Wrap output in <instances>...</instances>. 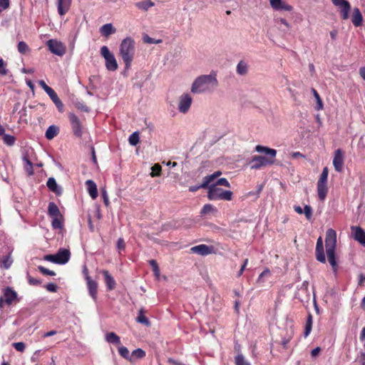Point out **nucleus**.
<instances>
[{
    "instance_id": "35",
    "label": "nucleus",
    "mask_w": 365,
    "mask_h": 365,
    "mask_svg": "<svg viewBox=\"0 0 365 365\" xmlns=\"http://www.w3.org/2000/svg\"><path fill=\"white\" fill-rule=\"evenodd\" d=\"M136 320L138 323L144 324L145 326H150V322L148 320V319L144 315L143 309H141L139 312L138 315L136 318Z\"/></svg>"
},
{
    "instance_id": "29",
    "label": "nucleus",
    "mask_w": 365,
    "mask_h": 365,
    "mask_svg": "<svg viewBox=\"0 0 365 365\" xmlns=\"http://www.w3.org/2000/svg\"><path fill=\"white\" fill-rule=\"evenodd\" d=\"M46 185L48 189L56 194L59 195L61 193V190L58 187L56 181L53 178H48Z\"/></svg>"
},
{
    "instance_id": "25",
    "label": "nucleus",
    "mask_w": 365,
    "mask_h": 365,
    "mask_svg": "<svg viewBox=\"0 0 365 365\" xmlns=\"http://www.w3.org/2000/svg\"><path fill=\"white\" fill-rule=\"evenodd\" d=\"M88 192L92 199H96L98 197V189L96 184L92 180H88L86 182Z\"/></svg>"
},
{
    "instance_id": "12",
    "label": "nucleus",
    "mask_w": 365,
    "mask_h": 365,
    "mask_svg": "<svg viewBox=\"0 0 365 365\" xmlns=\"http://www.w3.org/2000/svg\"><path fill=\"white\" fill-rule=\"evenodd\" d=\"M68 119L71 123L73 134L77 137H81L83 134L82 124L78 117L73 113H69Z\"/></svg>"
},
{
    "instance_id": "42",
    "label": "nucleus",
    "mask_w": 365,
    "mask_h": 365,
    "mask_svg": "<svg viewBox=\"0 0 365 365\" xmlns=\"http://www.w3.org/2000/svg\"><path fill=\"white\" fill-rule=\"evenodd\" d=\"M145 356V352L142 349H136L131 354V359H142Z\"/></svg>"
},
{
    "instance_id": "59",
    "label": "nucleus",
    "mask_w": 365,
    "mask_h": 365,
    "mask_svg": "<svg viewBox=\"0 0 365 365\" xmlns=\"http://www.w3.org/2000/svg\"><path fill=\"white\" fill-rule=\"evenodd\" d=\"M102 197L103 198V201H104V203L106 206L108 205L109 204V200H108V196L107 195V192L106 190H103L102 191Z\"/></svg>"
},
{
    "instance_id": "56",
    "label": "nucleus",
    "mask_w": 365,
    "mask_h": 365,
    "mask_svg": "<svg viewBox=\"0 0 365 365\" xmlns=\"http://www.w3.org/2000/svg\"><path fill=\"white\" fill-rule=\"evenodd\" d=\"M249 66L247 61L242 59L237 65L236 68H247Z\"/></svg>"
},
{
    "instance_id": "54",
    "label": "nucleus",
    "mask_w": 365,
    "mask_h": 365,
    "mask_svg": "<svg viewBox=\"0 0 365 365\" xmlns=\"http://www.w3.org/2000/svg\"><path fill=\"white\" fill-rule=\"evenodd\" d=\"M45 287L51 292H56L57 291V285L54 283H48L45 286Z\"/></svg>"
},
{
    "instance_id": "36",
    "label": "nucleus",
    "mask_w": 365,
    "mask_h": 365,
    "mask_svg": "<svg viewBox=\"0 0 365 365\" xmlns=\"http://www.w3.org/2000/svg\"><path fill=\"white\" fill-rule=\"evenodd\" d=\"M217 212V208L215 207H214L212 205L206 204L202 208L200 214L202 215H207L211 212L215 213Z\"/></svg>"
},
{
    "instance_id": "6",
    "label": "nucleus",
    "mask_w": 365,
    "mask_h": 365,
    "mask_svg": "<svg viewBox=\"0 0 365 365\" xmlns=\"http://www.w3.org/2000/svg\"><path fill=\"white\" fill-rule=\"evenodd\" d=\"M48 215L52 218V227L53 229H61L63 227V217L55 202H50L48 203Z\"/></svg>"
},
{
    "instance_id": "1",
    "label": "nucleus",
    "mask_w": 365,
    "mask_h": 365,
    "mask_svg": "<svg viewBox=\"0 0 365 365\" xmlns=\"http://www.w3.org/2000/svg\"><path fill=\"white\" fill-rule=\"evenodd\" d=\"M255 150L258 153H264L266 156L254 155L248 162L250 169L259 170L274 163L277 155L275 149L258 145L255 147Z\"/></svg>"
},
{
    "instance_id": "3",
    "label": "nucleus",
    "mask_w": 365,
    "mask_h": 365,
    "mask_svg": "<svg viewBox=\"0 0 365 365\" xmlns=\"http://www.w3.org/2000/svg\"><path fill=\"white\" fill-rule=\"evenodd\" d=\"M217 84L216 73L212 72L209 75H202L197 78L192 85L191 91L194 93L210 92L214 90Z\"/></svg>"
},
{
    "instance_id": "40",
    "label": "nucleus",
    "mask_w": 365,
    "mask_h": 365,
    "mask_svg": "<svg viewBox=\"0 0 365 365\" xmlns=\"http://www.w3.org/2000/svg\"><path fill=\"white\" fill-rule=\"evenodd\" d=\"M24 161L26 163L24 165L26 172L29 174V175H32L34 174V169L31 162L26 158H24Z\"/></svg>"
},
{
    "instance_id": "32",
    "label": "nucleus",
    "mask_w": 365,
    "mask_h": 365,
    "mask_svg": "<svg viewBox=\"0 0 365 365\" xmlns=\"http://www.w3.org/2000/svg\"><path fill=\"white\" fill-rule=\"evenodd\" d=\"M13 263V259L11 258V255H7L6 256H4L1 259V267L4 269H9Z\"/></svg>"
},
{
    "instance_id": "58",
    "label": "nucleus",
    "mask_w": 365,
    "mask_h": 365,
    "mask_svg": "<svg viewBox=\"0 0 365 365\" xmlns=\"http://www.w3.org/2000/svg\"><path fill=\"white\" fill-rule=\"evenodd\" d=\"M38 84L44 90V91L46 93L51 88V87L47 86L46 83L43 80L39 81Z\"/></svg>"
},
{
    "instance_id": "48",
    "label": "nucleus",
    "mask_w": 365,
    "mask_h": 365,
    "mask_svg": "<svg viewBox=\"0 0 365 365\" xmlns=\"http://www.w3.org/2000/svg\"><path fill=\"white\" fill-rule=\"evenodd\" d=\"M27 279H28V282L30 285L38 286V285L41 284V280H39L38 279H35L29 274L27 275Z\"/></svg>"
},
{
    "instance_id": "53",
    "label": "nucleus",
    "mask_w": 365,
    "mask_h": 365,
    "mask_svg": "<svg viewBox=\"0 0 365 365\" xmlns=\"http://www.w3.org/2000/svg\"><path fill=\"white\" fill-rule=\"evenodd\" d=\"M9 6V0H0V12Z\"/></svg>"
},
{
    "instance_id": "45",
    "label": "nucleus",
    "mask_w": 365,
    "mask_h": 365,
    "mask_svg": "<svg viewBox=\"0 0 365 365\" xmlns=\"http://www.w3.org/2000/svg\"><path fill=\"white\" fill-rule=\"evenodd\" d=\"M161 166L159 164H155L152 168V172L150 173L151 177L160 176L161 173Z\"/></svg>"
},
{
    "instance_id": "38",
    "label": "nucleus",
    "mask_w": 365,
    "mask_h": 365,
    "mask_svg": "<svg viewBox=\"0 0 365 365\" xmlns=\"http://www.w3.org/2000/svg\"><path fill=\"white\" fill-rule=\"evenodd\" d=\"M235 363L236 365H251V364L245 359V356L242 354H238L235 357Z\"/></svg>"
},
{
    "instance_id": "4",
    "label": "nucleus",
    "mask_w": 365,
    "mask_h": 365,
    "mask_svg": "<svg viewBox=\"0 0 365 365\" xmlns=\"http://www.w3.org/2000/svg\"><path fill=\"white\" fill-rule=\"evenodd\" d=\"M336 246V232L332 229L327 230L325 237V247L328 261L331 266L333 272L335 275L337 274L338 264L335 257V250Z\"/></svg>"
},
{
    "instance_id": "60",
    "label": "nucleus",
    "mask_w": 365,
    "mask_h": 365,
    "mask_svg": "<svg viewBox=\"0 0 365 365\" xmlns=\"http://www.w3.org/2000/svg\"><path fill=\"white\" fill-rule=\"evenodd\" d=\"M200 188H205V189H207V187H202V183L199 185H195V186H191L189 188V190L190 192H195L197 190H198Z\"/></svg>"
},
{
    "instance_id": "16",
    "label": "nucleus",
    "mask_w": 365,
    "mask_h": 365,
    "mask_svg": "<svg viewBox=\"0 0 365 365\" xmlns=\"http://www.w3.org/2000/svg\"><path fill=\"white\" fill-rule=\"evenodd\" d=\"M86 280L90 296L93 298V300H96L98 283L93 280L88 273L86 274Z\"/></svg>"
},
{
    "instance_id": "11",
    "label": "nucleus",
    "mask_w": 365,
    "mask_h": 365,
    "mask_svg": "<svg viewBox=\"0 0 365 365\" xmlns=\"http://www.w3.org/2000/svg\"><path fill=\"white\" fill-rule=\"evenodd\" d=\"M192 98L189 93H183L179 98L178 110L182 113H187L191 106Z\"/></svg>"
},
{
    "instance_id": "64",
    "label": "nucleus",
    "mask_w": 365,
    "mask_h": 365,
    "mask_svg": "<svg viewBox=\"0 0 365 365\" xmlns=\"http://www.w3.org/2000/svg\"><path fill=\"white\" fill-rule=\"evenodd\" d=\"M168 362L173 365H184L183 364H181L173 359H169Z\"/></svg>"
},
{
    "instance_id": "20",
    "label": "nucleus",
    "mask_w": 365,
    "mask_h": 365,
    "mask_svg": "<svg viewBox=\"0 0 365 365\" xmlns=\"http://www.w3.org/2000/svg\"><path fill=\"white\" fill-rule=\"evenodd\" d=\"M101 273L103 274L104 277L105 283L107 287L108 290H113L115 289L116 283L114 279V278L112 277V275L109 273L108 270L103 269L101 271Z\"/></svg>"
},
{
    "instance_id": "50",
    "label": "nucleus",
    "mask_w": 365,
    "mask_h": 365,
    "mask_svg": "<svg viewBox=\"0 0 365 365\" xmlns=\"http://www.w3.org/2000/svg\"><path fill=\"white\" fill-rule=\"evenodd\" d=\"M18 50L20 53H24L28 50L27 44L24 41H20L18 44Z\"/></svg>"
},
{
    "instance_id": "46",
    "label": "nucleus",
    "mask_w": 365,
    "mask_h": 365,
    "mask_svg": "<svg viewBox=\"0 0 365 365\" xmlns=\"http://www.w3.org/2000/svg\"><path fill=\"white\" fill-rule=\"evenodd\" d=\"M303 213H304V215L306 216V218L308 220H310L312 219V207L309 205H306L304 206Z\"/></svg>"
},
{
    "instance_id": "18",
    "label": "nucleus",
    "mask_w": 365,
    "mask_h": 365,
    "mask_svg": "<svg viewBox=\"0 0 365 365\" xmlns=\"http://www.w3.org/2000/svg\"><path fill=\"white\" fill-rule=\"evenodd\" d=\"M316 258L317 259L322 263L326 262V257L324 252L323 240L322 237L317 239L316 245Z\"/></svg>"
},
{
    "instance_id": "47",
    "label": "nucleus",
    "mask_w": 365,
    "mask_h": 365,
    "mask_svg": "<svg viewBox=\"0 0 365 365\" xmlns=\"http://www.w3.org/2000/svg\"><path fill=\"white\" fill-rule=\"evenodd\" d=\"M38 268L39 271L43 274L49 275V276H55L56 275L55 272L50 270L43 266H38Z\"/></svg>"
},
{
    "instance_id": "63",
    "label": "nucleus",
    "mask_w": 365,
    "mask_h": 365,
    "mask_svg": "<svg viewBox=\"0 0 365 365\" xmlns=\"http://www.w3.org/2000/svg\"><path fill=\"white\" fill-rule=\"evenodd\" d=\"M56 333H57L56 331L51 330L50 331H48V332H46L45 334H43V338L49 337V336L55 335Z\"/></svg>"
},
{
    "instance_id": "39",
    "label": "nucleus",
    "mask_w": 365,
    "mask_h": 365,
    "mask_svg": "<svg viewBox=\"0 0 365 365\" xmlns=\"http://www.w3.org/2000/svg\"><path fill=\"white\" fill-rule=\"evenodd\" d=\"M312 327V315H309L307 319L305 329H304V336L307 337L311 332Z\"/></svg>"
},
{
    "instance_id": "51",
    "label": "nucleus",
    "mask_w": 365,
    "mask_h": 365,
    "mask_svg": "<svg viewBox=\"0 0 365 365\" xmlns=\"http://www.w3.org/2000/svg\"><path fill=\"white\" fill-rule=\"evenodd\" d=\"M270 275V271L269 269H265L258 277L257 282H263V278L267 276Z\"/></svg>"
},
{
    "instance_id": "9",
    "label": "nucleus",
    "mask_w": 365,
    "mask_h": 365,
    "mask_svg": "<svg viewBox=\"0 0 365 365\" xmlns=\"http://www.w3.org/2000/svg\"><path fill=\"white\" fill-rule=\"evenodd\" d=\"M101 54L106 61V68H117L118 63L117 61L113 55L106 46H103L101 48Z\"/></svg>"
},
{
    "instance_id": "22",
    "label": "nucleus",
    "mask_w": 365,
    "mask_h": 365,
    "mask_svg": "<svg viewBox=\"0 0 365 365\" xmlns=\"http://www.w3.org/2000/svg\"><path fill=\"white\" fill-rule=\"evenodd\" d=\"M72 0H58V12L61 16L66 14L70 9Z\"/></svg>"
},
{
    "instance_id": "61",
    "label": "nucleus",
    "mask_w": 365,
    "mask_h": 365,
    "mask_svg": "<svg viewBox=\"0 0 365 365\" xmlns=\"http://www.w3.org/2000/svg\"><path fill=\"white\" fill-rule=\"evenodd\" d=\"M232 99L234 101H241V93L240 92H235L232 94Z\"/></svg>"
},
{
    "instance_id": "49",
    "label": "nucleus",
    "mask_w": 365,
    "mask_h": 365,
    "mask_svg": "<svg viewBox=\"0 0 365 365\" xmlns=\"http://www.w3.org/2000/svg\"><path fill=\"white\" fill-rule=\"evenodd\" d=\"M13 346L18 351L23 352L25 350L26 346L24 342H16L13 344Z\"/></svg>"
},
{
    "instance_id": "52",
    "label": "nucleus",
    "mask_w": 365,
    "mask_h": 365,
    "mask_svg": "<svg viewBox=\"0 0 365 365\" xmlns=\"http://www.w3.org/2000/svg\"><path fill=\"white\" fill-rule=\"evenodd\" d=\"M143 41H144V42L148 43H159L162 41L160 39L155 40L154 38H153L148 36H144Z\"/></svg>"
},
{
    "instance_id": "17",
    "label": "nucleus",
    "mask_w": 365,
    "mask_h": 365,
    "mask_svg": "<svg viewBox=\"0 0 365 365\" xmlns=\"http://www.w3.org/2000/svg\"><path fill=\"white\" fill-rule=\"evenodd\" d=\"M269 3L274 10L291 11L293 9L292 6L286 4L284 0H269Z\"/></svg>"
},
{
    "instance_id": "13",
    "label": "nucleus",
    "mask_w": 365,
    "mask_h": 365,
    "mask_svg": "<svg viewBox=\"0 0 365 365\" xmlns=\"http://www.w3.org/2000/svg\"><path fill=\"white\" fill-rule=\"evenodd\" d=\"M334 5L341 9V18L344 20L349 19V14L351 9V5L346 0H331Z\"/></svg>"
},
{
    "instance_id": "43",
    "label": "nucleus",
    "mask_w": 365,
    "mask_h": 365,
    "mask_svg": "<svg viewBox=\"0 0 365 365\" xmlns=\"http://www.w3.org/2000/svg\"><path fill=\"white\" fill-rule=\"evenodd\" d=\"M149 264L153 268V271L154 272L155 276L157 278H158L160 277V269H159L157 262L154 259H151L149 261Z\"/></svg>"
},
{
    "instance_id": "30",
    "label": "nucleus",
    "mask_w": 365,
    "mask_h": 365,
    "mask_svg": "<svg viewBox=\"0 0 365 365\" xmlns=\"http://www.w3.org/2000/svg\"><path fill=\"white\" fill-rule=\"evenodd\" d=\"M105 339L107 342L113 344H120V337L114 332H108L105 336Z\"/></svg>"
},
{
    "instance_id": "8",
    "label": "nucleus",
    "mask_w": 365,
    "mask_h": 365,
    "mask_svg": "<svg viewBox=\"0 0 365 365\" xmlns=\"http://www.w3.org/2000/svg\"><path fill=\"white\" fill-rule=\"evenodd\" d=\"M3 297H0V308L2 309L4 304L11 305L13 302H19L16 292L11 287H7L3 290Z\"/></svg>"
},
{
    "instance_id": "57",
    "label": "nucleus",
    "mask_w": 365,
    "mask_h": 365,
    "mask_svg": "<svg viewBox=\"0 0 365 365\" xmlns=\"http://www.w3.org/2000/svg\"><path fill=\"white\" fill-rule=\"evenodd\" d=\"M277 23L280 24L281 25H283L286 29H289L290 27L289 24L284 19H279L277 20Z\"/></svg>"
},
{
    "instance_id": "34",
    "label": "nucleus",
    "mask_w": 365,
    "mask_h": 365,
    "mask_svg": "<svg viewBox=\"0 0 365 365\" xmlns=\"http://www.w3.org/2000/svg\"><path fill=\"white\" fill-rule=\"evenodd\" d=\"M1 136L4 143L6 145L13 146L15 144L16 138L14 135L5 134V133H4V135H1Z\"/></svg>"
},
{
    "instance_id": "7",
    "label": "nucleus",
    "mask_w": 365,
    "mask_h": 365,
    "mask_svg": "<svg viewBox=\"0 0 365 365\" xmlns=\"http://www.w3.org/2000/svg\"><path fill=\"white\" fill-rule=\"evenodd\" d=\"M71 257V252L68 250L61 248L55 255H46L43 259L58 264H65Z\"/></svg>"
},
{
    "instance_id": "37",
    "label": "nucleus",
    "mask_w": 365,
    "mask_h": 365,
    "mask_svg": "<svg viewBox=\"0 0 365 365\" xmlns=\"http://www.w3.org/2000/svg\"><path fill=\"white\" fill-rule=\"evenodd\" d=\"M118 352L119 354L124 359H128L130 361H133V359H131V355H130V351L125 346H120L118 348Z\"/></svg>"
},
{
    "instance_id": "31",
    "label": "nucleus",
    "mask_w": 365,
    "mask_h": 365,
    "mask_svg": "<svg viewBox=\"0 0 365 365\" xmlns=\"http://www.w3.org/2000/svg\"><path fill=\"white\" fill-rule=\"evenodd\" d=\"M311 92L312 93V94L316 100V102H317V106H315V109L317 110H323L324 109V103H323V101H322L319 94L317 91V90L314 88H312Z\"/></svg>"
},
{
    "instance_id": "2",
    "label": "nucleus",
    "mask_w": 365,
    "mask_h": 365,
    "mask_svg": "<svg viewBox=\"0 0 365 365\" xmlns=\"http://www.w3.org/2000/svg\"><path fill=\"white\" fill-rule=\"evenodd\" d=\"M220 186L230 188V183L225 178H219L215 182L210 183L207 186V198L210 200H232L233 192L230 190H225Z\"/></svg>"
},
{
    "instance_id": "62",
    "label": "nucleus",
    "mask_w": 365,
    "mask_h": 365,
    "mask_svg": "<svg viewBox=\"0 0 365 365\" xmlns=\"http://www.w3.org/2000/svg\"><path fill=\"white\" fill-rule=\"evenodd\" d=\"M320 348L319 347H317L314 349L312 350L311 351V355L312 357H316L320 352Z\"/></svg>"
},
{
    "instance_id": "19",
    "label": "nucleus",
    "mask_w": 365,
    "mask_h": 365,
    "mask_svg": "<svg viewBox=\"0 0 365 365\" xmlns=\"http://www.w3.org/2000/svg\"><path fill=\"white\" fill-rule=\"evenodd\" d=\"M191 250L194 253L199 254L200 255H207L213 252L214 248L212 246L206 245H199L191 248Z\"/></svg>"
},
{
    "instance_id": "14",
    "label": "nucleus",
    "mask_w": 365,
    "mask_h": 365,
    "mask_svg": "<svg viewBox=\"0 0 365 365\" xmlns=\"http://www.w3.org/2000/svg\"><path fill=\"white\" fill-rule=\"evenodd\" d=\"M353 238L365 247V231L359 226L351 227Z\"/></svg>"
},
{
    "instance_id": "15",
    "label": "nucleus",
    "mask_w": 365,
    "mask_h": 365,
    "mask_svg": "<svg viewBox=\"0 0 365 365\" xmlns=\"http://www.w3.org/2000/svg\"><path fill=\"white\" fill-rule=\"evenodd\" d=\"M333 165L336 171L341 173L343 170L344 153L341 149H337L334 152Z\"/></svg>"
},
{
    "instance_id": "5",
    "label": "nucleus",
    "mask_w": 365,
    "mask_h": 365,
    "mask_svg": "<svg viewBox=\"0 0 365 365\" xmlns=\"http://www.w3.org/2000/svg\"><path fill=\"white\" fill-rule=\"evenodd\" d=\"M135 52V41L131 37L122 40L119 46V56L125 63V68H129L134 58Z\"/></svg>"
},
{
    "instance_id": "27",
    "label": "nucleus",
    "mask_w": 365,
    "mask_h": 365,
    "mask_svg": "<svg viewBox=\"0 0 365 365\" xmlns=\"http://www.w3.org/2000/svg\"><path fill=\"white\" fill-rule=\"evenodd\" d=\"M59 131L60 129L57 125H51L47 128L45 133V137L48 140H52L58 135Z\"/></svg>"
},
{
    "instance_id": "33",
    "label": "nucleus",
    "mask_w": 365,
    "mask_h": 365,
    "mask_svg": "<svg viewBox=\"0 0 365 365\" xmlns=\"http://www.w3.org/2000/svg\"><path fill=\"white\" fill-rule=\"evenodd\" d=\"M154 6V3L150 0L139 1L135 4V6L141 10L147 11L149 8Z\"/></svg>"
},
{
    "instance_id": "28",
    "label": "nucleus",
    "mask_w": 365,
    "mask_h": 365,
    "mask_svg": "<svg viewBox=\"0 0 365 365\" xmlns=\"http://www.w3.org/2000/svg\"><path fill=\"white\" fill-rule=\"evenodd\" d=\"M328 188L327 184L317 182V194L319 199L324 201L327 195Z\"/></svg>"
},
{
    "instance_id": "26",
    "label": "nucleus",
    "mask_w": 365,
    "mask_h": 365,
    "mask_svg": "<svg viewBox=\"0 0 365 365\" xmlns=\"http://www.w3.org/2000/svg\"><path fill=\"white\" fill-rule=\"evenodd\" d=\"M351 21L356 27H359L362 24V14L358 8L354 9Z\"/></svg>"
},
{
    "instance_id": "23",
    "label": "nucleus",
    "mask_w": 365,
    "mask_h": 365,
    "mask_svg": "<svg viewBox=\"0 0 365 365\" xmlns=\"http://www.w3.org/2000/svg\"><path fill=\"white\" fill-rule=\"evenodd\" d=\"M221 175L222 172L218 170L211 175H206L202 180V186L207 187L210 183L215 182Z\"/></svg>"
},
{
    "instance_id": "41",
    "label": "nucleus",
    "mask_w": 365,
    "mask_h": 365,
    "mask_svg": "<svg viewBox=\"0 0 365 365\" xmlns=\"http://www.w3.org/2000/svg\"><path fill=\"white\" fill-rule=\"evenodd\" d=\"M328 174H329V170H328V168L326 167L323 169L322 173H321V175H320V178L318 180L317 182L319 183H323V184H327V178H328Z\"/></svg>"
},
{
    "instance_id": "55",
    "label": "nucleus",
    "mask_w": 365,
    "mask_h": 365,
    "mask_svg": "<svg viewBox=\"0 0 365 365\" xmlns=\"http://www.w3.org/2000/svg\"><path fill=\"white\" fill-rule=\"evenodd\" d=\"M125 245L123 238H119L117 241V248L119 250H123L125 249Z\"/></svg>"
},
{
    "instance_id": "44",
    "label": "nucleus",
    "mask_w": 365,
    "mask_h": 365,
    "mask_svg": "<svg viewBox=\"0 0 365 365\" xmlns=\"http://www.w3.org/2000/svg\"><path fill=\"white\" fill-rule=\"evenodd\" d=\"M129 143L131 145H136L139 143V135L137 132L132 133L128 138Z\"/></svg>"
},
{
    "instance_id": "21",
    "label": "nucleus",
    "mask_w": 365,
    "mask_h": 365,
    "mask_svg": "<svg viewBox=\"0 0 365 365\" xmlns=\"http://www.w3.org/2000/svg\"><path fill=\"white\" fill-rule=\"evenodd\" d=\"M59 111L63 110V104L58 98L57 93L51 88L46 92Z\"/></svg>"
},
{
    "instance_id": "10",
    "label": "nucleus",
    "mask_w": 365,
    "mask_h": 365,
    "mask_svg": "<svg viewBox=\"0 0 365 365\" xmlns=\"http://www.w3.org/2000/svg\"><path fill=\"white\" fill-rule=\"evenodd\" d=\"M48 50L53 54L57 56H63L66 52L65 46L61 42L55 39L48 40L46 43Z\"/></svg>"
},
{
    "instance_id": "24",
    "label": "nucleus",
    "mask_w": 365,
    "mask_h": 365,
    "mask_svg": "<svg viewBox=\"0 0 365 365\" xmlns=\"http://www.w3.org/2000/svg\"><path fill=\"white\" fill-rule=\"evenodd\" d=\"M116 32V29L111 23L106 24L100 28V33L105 37H108Z\"/></svg>"
}]
</instances>
